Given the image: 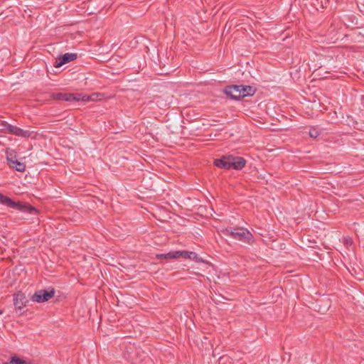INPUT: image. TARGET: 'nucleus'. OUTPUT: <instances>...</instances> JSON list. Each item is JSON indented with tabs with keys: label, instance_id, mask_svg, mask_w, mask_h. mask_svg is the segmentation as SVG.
Here are the masks:
<instances>
[{
	"label": "nucleus",
	"instance_id": "obj_1",
	"mask_svg": "<svg viewBox=\"0 0 364 364\" xmlns=\"http://www.w3.org/2000/svg\"><path fill=\"white\" fill-rule=\"evenodd\" d=\"M247 161L241 157L231 154L224 155L220 159H215L213 164L220 168L230 170L231 168L240 171L246 165Z\"/></svg>",
	"mask_w": 364,
	"mask_h": 364
},
{
	"label": "nucleus",
	"instance_id": "obj_2",
	"mask_svg": "<svg viewBox=\"0 0 364 364\" xmlns=\"http://www.w3.org/2000/svg\"><path fill=\"white\" fill-rule=\"evenodd\" d=\"M223 232L226 236L248 245H252L255 242L252 234L245 228H229L223 230Z\"/></svg>",
	"mask_w": 364,
	"mask_h": 364
},
{
	"label": "nucleus",
	"instance_id": "obj_3",
	"mask_svg": "<svg viewBox=\"0 0 364 364\" xmlns=\"http://www.w3.org/2000/svg\"><path fill=\"white\" fill-rule=\"evenodd\" d=\"M55 293L53 287L48 289H41L36 291L31 296V299L33 302L43 303L48 301L50 299L54 296Z\"/></svg>",
	"mask_w": 364,
	"mask_h": 364
},
{
	"label": "nucleus",
	"instance_id": "obj_4",
	"mask_svg": "<svg viewBox=\"0 0 364 364\" xmlns=\"http://www.w3.org/2000/svg\"><path fill=\"white\" fill-rule=\"evenodd\" d=\"M6 205L22 212H28L31 214L37 213V210L35 208L29 205L23 204L20 202L14 201L10 198H9Z\"/></svg>",
	"mask_w": 364,
	"mask_h": 364
},
{
	"label": "nucleus",
	"instance_id": "obj_5",
	"mask_svg": "<svg viewBox=\"0 0 364 364\" xmlns=\"http://www.w3.org/2000/svg\"><path fill=\"white\" fill-rule=\"evenodd\" d=\"M6 153L7 163L11 168H12L19 172L25 171L26 165L23 163L20 162V161L13 159V156L15 157L16 156L14 155V153L12 151H6Z\"/></svg>",
	"mask_w": 364,
	"mask_h": 364
},
{
	"label": "nucleus",
	"instance_id": "obj_6",
	"mask_svg": "<svg viewBox=\"0 0 364 364\" xmlns=\"http://www.w3.org/2000/svg\"><path fill=\"white\" fill-rule=\"evenodd\" d=\"M240 90V85H232L225 87L224 89V93L230 97L232 100H240L242 99V92Z\"/></svg>",
	"mask_w": 364,
	"mask_h": 364
},
{
	"label": "nucleus",
	"instance_id": "obj_7",
	"mask_svg": "<svg viewBox=\"0 0 364 364\" xmlns=\"http://www.w3.org/2000/svg\"><path fill=\"white\" fill-rule=\"evenodd\" d=\"M77 58V53H65L62 55L58 56L55 59V62L54 63V67L60 68L66 63H68L71 61L76 60Z\"/></svg>",
	"mask_w": 364,
	"mask_h": 364
},
{
	"label": "nucleus",
	"instance_id": "obj_8",
	"mask_svg": "<svg viewBox=\"0 0 364 364\" xmlns=\"http://www.w3.org/2000/svg\"><path fill=\"white\" fill-rule=\"evenodd\" d=\"M28 303V300L26 295L21 291H18L14 294V305L17 311H21Z\"/></svg>",
	"mask_w": 364,
	"mask_h": 364
},
{
	"label": "nucleus",
	"instance_id": "obj_9",
	"mask_svg": "<svg viewBox=\"0 0 364 364\" xmlns=\"http://www.w3.org/2000/svg\"><path fill=\"white\" fill-rule=\"evenodd\" d=\"M179 257H182L184 259H190L191 260H193L195 262H200V259L199 258L197 253L194 252H189V251H176V253Z\"/></svg>",
	"mask_w": 364,
	"mask_h": 364
},
{
	"label": "nucleus",
	"instance_id": "obj_10",
	"mask_svg": "<svg viewBox=\"0 0 364 364\" xmlns=\"http://www.w3.org/2000/svg\"><path fill=\"white\" fill-rule=\"evenodd\" d=\"M242 92V97L244 98L248 96H252L256 92V88L250 85H240V90Z\"/></svg>",
	"mask_w": 364,
	"mask_h": 364
},
{
	"label": "nucleus",
	"instance_id": "obj_11",
	"mask_svg": "<svg viewBox=\"0 0 364 364\" xmlns=\"http://www.w3.org/2000/svg\"><path fill=\"white\" fill-rule=\"evenodd\" d=\"M32 132L28 130H23L20 127L14 126V128L13 129L12 134L17 136H21L25 138H28L31 136Z\"/></svg>",
	"mask_w": 364,
	"mask_h": 364
},
{
	"label": "nucleus",
	"instance_id": "obj_12",
	"mask_svg": "<svg viewBox=\"0 0 364 364\" xmlns=\"http://www.w3.org/2000/svg\"><path fill=\"white\" fill-rule=\"evenodd\" d=\"M53 97L58 100H62L65 102H70L71 93L68 92H58L53 95Z\"/></svg>",
	"mask_w": 364,
	"mask_h": 364
},
{
	"label": "nucleus",
	"instance_id": "obj_13",
	"mask_svg": "<svg viewBox=\"0 0 364 364\" xmlns=\"http://www.w3.org/2000/svg\"><path fill=\"white\" fill-rule=\"evenodd\" d=\"M176 253V251L175 252H170L166 254H159L156 255V258L160 259H177L178 258V256Z\"/></svg>",
	"mask_w": 364,
	"mask_h": 364
},
{
	"label": "nucleus",
	"instance_id": "obj_14",
	"mask_svg": "<svg viewBox=\"0 0 364 364\" xmlns=\"http://www.w3.org/2000/svg\"><path fill=\"white\" fill-rule=\"evenodd\" d=\"M10 363L11 364H31V363H28L26 360L14 355L11 358Z\"/></svg>",
	"mask_w": 364,
	"mask_h": 364
},
{
	"label": "nucleus",
	"instance_id": "obj_15",
	"mask_svg": "<svg viewBox=\"0 0 364 364\" xmlns=\"http://www.w3.org/2000/svg\"><path fill=\"white\" fill-rule=\"evenodd\" d=\"M1 124L6 130L8 133L12 134L13 129L14 128V125H11L5 121L1 122Z\"/></svg>",
	"mask_w": 364,
	"mask_h": 364
},
{
	"label": "nucleus",
	"instance_id": "obj_16",
	"mask_svg": "<svg viewBox=\"0 0 364 364\" xmlns=\"http://www.w3.org/2000/svg\"><path fill=\"white\" fill-rule=\"evenodd\" d=\"M321 134V132L317 128H311L309 130V136L312 138L318 137Z\"/></svg>",
	"mask_w": 364,
	"mask_h": 364
},
{
	"label": "nucleus",
	"instance_id": "obj_17",
	"mask_svg": "<svg viewBox=\"0 0 364 364\" xmlns=\"http://www.w3.org/2000/svg\"><path fill=\"white\" fill-rule=\"evenodd\" d=\"M82 99L81 93H71L70 102H80Z\"/></svg>",
	"mask_w": 364,
	"mask_h": 364
},
{
	"label": "nucleus",
	"instance_id": "obj_18",
	"mask_svg": "<svg viewBox=\"0 0 364 364\" xmlns=\"http://www.w3.org/2000/svg\"><path fill=\"white\" fill-rule=\"evenodd\" d=\"M9 197L6 196H4L1 193H0V203L2 205H6V203L8 201Z\"/></svg>",
	"mask_w": 364,
	"mask_h": 364
},
{
	"label": "nucleus",
	"instance_id": "obj_19",
	"mask_svg": "<svg viewBox=\"0 0 364 364\" xmlns=\"http://www.w3.org/2000/svg\"><path fill=\"white\" fill-rule=\"evenodd\" d=\"M82 98L81 100L82 102H89L92 100L91 96L87 95H82Z\"/></svg>",
	"mask_w": 364,
	"mask_h": 364
},
{
	"label": "nucleus",
	"instance_id": "obj_20",
	"mask_svg": "<svg viewBox=\"0 0 364 364\" xmlns=\"http://www.w3.org/2000/svg\"><path fill=\"white\" fill-rule=\"evenodd\" d=\"M211 299L215 303L220 302V301L216 299L215 298L212 297Z\"/></svg>",
	"mask_w": 364,
	"mask_h": 364
},
{
	"label": "nucleus",
	"instance_id": "obj_21",
	"mask_svg": "<svg viewBox=\"0 0 364 364\" xmlns=\"http://www.w3.org/2000/svg\"><path fill=\"white\" fill-rule=\"evenodd\" d=\"M346 243L348 244V243H352V241H351V239H346Z\"/></svg>",
	"mask_w": 364,
	"mask_h": 364
},
{
	"label": "nucleus",
	"instance_id": "obj_22",
	"mask_svg": "<svg viewBox=\"0 0 364 364\" xmlns=\"http://www.w3.org/2000/svg\"><path fill=\"white\" fill-rule=\"evenodd\" d=\"M274 291L276 292L279 293V292H280L281 290L279 289H275Z\"/></svg>",
	"mask_w": 364,
	"mask_h": 364
},
{
	"label": "nucleus",
	"instance_id": "obj_23",
	"mask_svg": "<svg viewBox=\"0 0 364 364\" xmlns=\"http://www.w3.org/2000/svg\"><path fill=\"white\" fill-rule=\"evenodd\" d=\"M3 314V311L0 309V315Z\"/></svg>",
	"mask_w": 364,
	"mask_h": 364
},
{
	"label": "nucleus",
	"instance_id": "obj_24",
	"mask_svg": "<svg viewBox=\"0 0 364 364\" xmlns=\"http://www.w3.org/2000/svg\"><path fill=\"white\" fill-rule=\"evenodd\" d=\"M129 358L133 359V356L132 355H130Z\"/></svg>",
	"mask_w": 364,
	"mask_h": 364
}]
</instances>
